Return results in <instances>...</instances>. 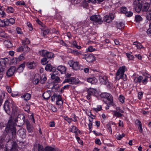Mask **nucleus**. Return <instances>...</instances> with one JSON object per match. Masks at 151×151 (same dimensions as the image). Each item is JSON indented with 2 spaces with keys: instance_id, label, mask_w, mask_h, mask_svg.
<instances>
[{
  "instance_id": "obj_5",
  "label": "nucleus",
  "mask_w": 151,
  "mask_h": 151,
  "mask_svg": "<svg viewBox=\"0 0 151 151\" xmlns=\"http://www.w3.org/2000/svg\"><path fill=\"white\" fill-rule=\"evenodd\" d=\"M134 9L137 12H139L142 10V4L139 3L138 0H135L133 3Z\"/></svg>"
},
{
  "instance_id": "obj_1",
  "label": "nucleus",
  "mask_w": 151,
  "mask_h": 151,
  "mask_svg": "<svg viewBox=\"0 0 151 151\" xmlns=\"http://www.w3.org/2000/svg\"><path fill=\"white\" fill-rule=\"evenodd\" d=\"M25 116L22 114L18 115L17 119L14 120L12 119V116H10L6 124L4 132L6 133H11L13 137L15 138L16 137V129L15 126L16 122L18 124V127L22 126L24 123Z\"/></svg>"
},
{
  "instance_id": "obj_45",
  "label": "nucleus",
  "mask_w": 151,
  "mask_h": 151,
  "mask_svg": "<svg viewBox=\"0 0 151 151\" xmlns=\"http://www.w3.org/2000/svg\"><path fill=\"white\" fill-rule=\"evenodd\" d=\"M46 55L48 58H51L53 56V54L51 52H47Z\"/></svg>"
},
{
  "instance_id": "obj_62",
  "label": "nucleus",
  "mask_w": 151,
  "mask_h": 151,
  "mask_svg": "<svg viewBox=\"0 0 151 151\" xmlns=\"http://www.w3.org/2000/svg\"><path fill=\"white\" fill-rule=\"evenodd\" d=\"M88 128L89 130V132L90 133L92 132L91 128L92 127V124L91 122L89 123L88 124Z\"/></svg>"
},
{
  "instance_id": "obj_3",
  "label": "nucleus",
  "mask_w": 151,
  "mask_h": 151,
  "mask_svg": "<svg viewBox=\"0 0 151 151\" xmlns=\"http://www.w3.org/2000/svg\"><path fill=\"white\" fill-rule=\"evenodd\" d=\"M55 100L56 101V104L60 106V108H61L63 102L61 96L60 95H57L54 93L53 95L51 96V100L52 101H54Z\"/></svg>"
},
{
  "instance_id": "obj_20",
  "label": "nucleus",
  "mask_w": 151,
  "mask_h": 151,
  "mask_svg": "<svg viewBox=\"0 0 151 151\" xmlns=\"http://www.w3.org/2000/svg\"><path fill=\"white\" fill-rule=\"evenodd\" d=\"M150 6V4L148 3H145L142 7V11L143 12H147Z\"/></svg>"
},
{
  "instance_id": "obj_34",
  "label": "nucleus",
  "mask_w": 151,
  "mask_h": 151,
  "mask_svg": "<svg viewBox=\"0 0 151 151\" xmlns=\"http://www.w3.org/2000/svg\"><path fill=\"white\" fill-rule=\"evenodd\" d=\"M119 111H113V114L115 116L119 117L122 116V114Z\"/></svg>"
},
{
  "instance_id": "obj_2",
  "label": "nucleus",
  "mask_w": 151,
  "mask_h": 151,
  "mask_svg": "<svg viewBox=\"0 0 151 151\" xmlns=\"http://www.w3.org/2000/svg\"><path fill=\"white\" fill-rule=\"evenodd\" d=\"M126 69V67L125 66H123L119 69L116 73L115 78L116 80H119L120 78L122 79L124 81L127 80L126 75L124 74Z\"/></svg>"
},
{
  "instance_id": "obj_21",
  "label": "nucleus",
  "mask_w": 151,
  "mask_h": 151,
  "mask_svg": "<svg viewBox=\"0 0 151 151\" xmlns=\"http://www.w3.org/2000/svg\"><path fill=\"white\" fill-rule=\"evenodd\" d=\"M40 82L41 84H43L45 83L47 80V78L45 74L40 75Z\"/></svg>"
},
{
  "instance_id": "obj_29",
  "label": "nucleus",
  "mask_w": 151,
  "mask_h": 151,
  "mask_svg": "<svg viewBox=\"0 0 151 151\" xmlns=\"http://www.w3.org/2000/svg\"><path fill=\"white\" fill-rule=\"evenodd\" d=\"M70 131L72 132L75 133L76 134L80 133V131L76 128L75 126H73L72 128L70 130Z\"/></svg>"
},
{
  "instance_id": "obj_61",
  "label": "nucleus",
  "mask_w": 151,
  "mask_h": 151,
  "mask_svg": "<svg viewBox=\"0 0 151 151\" xmlns=\"http://www.w3.org/2000/svg\"><path fill=\"white\" fill-rule=\"evenodd\" d=\"M9 23L13 24L15 22V20L13 18H10L8 20Z\"/></svg>"
},
{
  "instance_id": "obj_43",
  "label": "nucleus",
  "mask_w": 151,
  "mask_h": 151,
  "mask_svg": "<svg viewBox=\"0 0 151 151\" xmlns=\"http://www.w3.org/2000/svg\"><path fill=\"white\" fill-rule=\"evenodd\" d=\"M23 45H26L29 44L30 43V41L29 40V39L27 38H25L24 40H23L22 41Z\"/></svg>"
},
{
  "instance_id": "obj_36",
  "label": "nucleus",
  "mask_w": 151,
  "mask_h": 151,
  "mask_svg": "<svg viewBox=\"0 0 151 151\" xmlns=\"http://www.w3.org/2000/svg\"><path fill=\"white\" fill-rule=\"evenodd\" d=\"M102 109L101 106V105H98L97 108H94L92 109L93 111L97 112L98 111L101 110Z\"/></svg>"
},
{
  "instance_id": "obj_8",
  "label": "nucleus",
  "mask_w": 151,
  "mask_h": 151,
  "mask_svg": "<svg viewBox=\"0 0 151 151\" xmlns=\"http://www.w3.org/2000/svg\"><path fill=\"white\" fill-rule=\"evenodd\" d=\"M68 63L70 66L72 67L73 69L77 70L79 69V65L78 62L71 60L69 61Z\"/></svg>"
},
{
  "instance_id": "obj_48",
  "label": "nucleus",
  "mask_w": 151,
  "mask_h": 151,
  "mask_svg": "<svg viewBox=\"0 0 151 151\" xmlns=\"http://www.w3.org/2000/svg\"><path fill=\"white\" fill-rule=\"evenodd\" d=\"M16 30L17 32V33L18 34H22V29L20 27H17L16 29Z\"/></svg>"
},
{
  "instance_id": "obj_24",
  "label": "nucleus",
  "mask_w": 151,
  "mask_h": 151,
  "mask_svg": "<svg viewBox=\"0 0 151 151\" xmlns=\"http://www.w3.org/2000/svg\"><path fill=\"white\" fill-rule=\"evenodd\" d=\"M51 78L52 79L54 80L56 82H60V79L58 76L51 73Z\"/></svg>"
},
{
  "instance_id": "obj_11",
  "label": "nucleus",
  "mask_w": 151,
  "mask_h": 151,
  "mask_svg": "<svg viewBox=\"0 0 151 151\" xmlns=\"http://www.w3.org/2000/svg\"><path fill=\"white\" fill-rule=\"evenodd\" d=\"M114 16L113 13L109 14V15H106L104 16V20L106 22L109 23L114 19Z\"/></svg>"
},
{
  "instance_id": "obj_15",
  "label": "nucleus",
  "mask_w": 151,
  "mask_h": 151,
  "mask_svg": "<svg viewBox=\"0 0 151 151\" xmlns=\"http://www.w3.org/2000/svg\"><path fill=\"white\" fill-rule=\"evenodd\" d=\"M45 70L47 71L51 72L54 71L56 70V68L55 67H53L50 64H47L45 67Z\"/></svg>"
},
{
  "instance_id": "obj_57",
  "label": "nucleus",
  "mask_w": 151,
  "mask_h": 151,
  "mask_svg": "<svg viewBox=\"0 0 151 151\" xmlns=\"http://www.w3.org/2000/svg\"><path fill=\"white\" fill-rule=\"evenodd\" d=\"M121 12L124 14H125V13L127 12L126 11V8L125 7H122L120 9Z\"/></svg>"
},
{
  "instance_id": "obj_51",
  "label": "nucleus",
  "mask_w": 151,
  "mask_h": 151,
  "mask_svg": "<svg viewBox=\"0 0 151 151\" xmlns=\"http://www.w3.org/2000/svg\"><path fill=\"white\" fill-rule=\"evenodd\" d=\"M133 13L132 12H127L125 14L128 17H130L132 16L133 15Z\"/></svg>"
},
{
  "instance_id": "obj_32",
  "label": "nucleus",
  "mask_w": 151,
  "mask_h": 151,
  "mask_svg": "<svg viewBox=\"0 0 151 151\" xmlns=\"http://www.w3.org/2000/svg\"><path fill=\"white\" fill-rule=\"evenodd\" d=\"M117 28L119 29H123L124 27V24L122 22H119L117 24Z\"/></svg>"
},
{
  "instance_id": "obj_47",
  "label": "nucleus",
  "mask_w": 151,
  "mask_h": 151,
  "mask_svg": "<svg viewBox=\"0 0 151 151\" xmlns=\"http://www.w3.org/2000/svg\"><path fill=\"white\" fill-rule=\"evenodd\" d=\"M40 139H39V142L42 143V142H45V138L44 136H43L42 135L40 136Z\"/></svg>"
},
{
  "instance_id": "obj_7",
  "label": "nucleus",
  "mask_w": 151,
  "mask_h": 151,
  "mask_svg": "<svg viewBox=\"0 0 151 151\" xmlns=\"http://www.w3.org/2000/svg\"><path fill=\"white\" fill-rule=\"evenodd\" d=\"M79 82L78 79H76L74 77H71L65 79L63 81V83H64L66 82H68L71 84H76Z\"/></svg>"
},
{
  "instance_id": "obj_10",
  "label": "nucleus",
  "mask_w": 151,
  "mask_h": 151,
  "mask_svg": "<svg viewBox=\"0 0 151 151\" xmlns=\"http://www.w3.org/2000/svg\"><path fill=\"white\" fill-rule=\"evenodd\" d=\"M11 105L7 100L5 101L4 105V109L5 112L8 114L10 113V105Z\"/></svg>"
},
{
  "instance_id": "obj_64",
  "label": "nucleus",
  "mask_w": 151,
  "mask_h": 151,
  "mask_svg": "<svg viewBox=\"0 0 151 151\" xmlns=\"http://www.w3.org/2000/svg\"><path fill=\"white\" fill-rule=\"evenodd\" d=\"M38 151H44L43 147L38 144Z\"/></svg>"
},
{
  "instance_id": "obj_37",
  "label": "nucleus",
  "mask_w": 151,
  "mask_h": 151,
  "mask_svg": "<svg viewBox=\"0 0 151 151\" xmlns=\"http://www.w3.org/2000/svg\"><path fill=\"white\" fill-rule=\"evenodd\" d=\"M6 12L9 13H13L14 12V9L13 7L11 6H8L6 9Z\"/></svg>"
},
{
  "instance_id": "obj_55",
  "label": "nucleus",
  "mask_w": 151,
  "mask_h": 151,
  "mask_svg": "<svg viewBox=\"0 0 151 151\" xmlns=\"http://www.w3.org/2000/svg\"><path fill=\"white\" fill-rule=\"evenodd\" d=\"M119 99L121 102L123 103L124 102V96L120 95L119 98Z\"/></svg>"
},
{
  "instance_id": "obj_39",
  "label": "nucleus",
  "mask_w": 151,
  "mask_h": 151,
  "mask_svg": "<svg viewBox=\"0 0 151 151\" xmlns=\"http://www.w3.org/2000/svg\"><path fill=\"white\" fill-rule=\"evenodd\" d=\"M147 18L149 20H151V9H150L147 13Z\"/></svg>"
},
{
  "instance_id": "obj_63",
  "label": "nucleus",
  "mask_w": 151,
  "mask_h": 151,
  "mask_svg": "<svg viewBox=\"0 0 151 151\" xmlns=\"http://www.w3.org/2000/svg\"><path fill=\"white\" fill-rule=\"evenodd\" d=\"M143 93L142 92H139L138 94V97L139 99H141L142 97Z\"/></svg>"
},
{
  "instance_id": "obj_59",
  "label": "nucleus",
  "mask_w": 151,
  "mask_h": 151,
  "mask_svg": "<svg viewBox=\"0 0 151 151\" xmlns=\"http://www.w3.org/2000/svg\"><path fill=\"white\" fill-rule=\"evenodd\" d=\"M27 26H28V27L29 28V30L30 31H31L32 29V24H31L29 22H27Z\"/></svg>"
},
{
  "instance_id": "obj_38",
  "label": "nucleus",
  "mask_w": 151,
  "mask_h": 151,
  "mask_svg": "<svg viewBox=\"0 0 151 151\" xmlns=\"http://www.w3.org/2000/svg\"><path fill=\"white\" fill-rule=\"evenodd\" d=\"M71 53L73 54L74 55H76L82 56L81 54L77 50H71Z\"/></svg>"
},
{
  "instance_id": "obj_30",
  "label": "nucleus",
  "mask_w": 151,
  "mask_h": 151,
  "mask_svg": "<svg viewBox=\"0 0 151 151\" xmlns=\"http://www.w3.org/2000/svg\"><path fill=\"white\" fill-rule=\"evenodd\" d=\"M143 78L142 76H139L138 77H135L134 80L135 83H140L141 82Z\"/></svg>"
},
{
  "instance_id": "obj_41",
  "label": "nucleus",
  "mask_w": 151,
  "mask_h": 151,
  "mask_svg": "<svg viewBox=\"0 0 151 151\" xmlns=\"http://www.w3.org/2000/svg\"><path fill=\"white\" fill-rule=\"evenodd\" d=\"M142 19L140 15H137L135 17V20L137 22H139L142 20Z\"/></svg>"
},
{
  "instance_id": "obj_4",
  "label": "nucleus",
  "mask_w": 151,
  "mask_h": 151,
  "mask_svg": "<svg viewBox=\"0 0 151 151\" xmlns=\"http://www.w3.org/2000/svg\"><path fill=\"white\" fill-rule=\"evenodd\" d=\"M101 97L107 99L109 101V103L112 106L114 105L113 102V98L112 96L110 94L107 93H102L101 94Z\"/></svg>"
},
{
  "instance_id": "obj_58",
  "label": "nucleus",
  "mask_w": 151,
  "mask_h": 151,
  "mask_svg": "<svg viewBox=\"0 0 151 151\" xmlns=\"http://www.w3.org/2000/svg\"><path fill=\"white\" fill-rule=\"evenodd\" d=\"M18 59L19 60V61L22 60L24 59V55L23 54H22L20 55L18 57Z\"/></svg>"
},
{
  "instance_id": "obj_40",
  "label": "nucleus",
  "mask_w": 151,
  "mask_h": 151,
  "mask_svg": "<svg viewBox=\"0 0 151 151\" xmlns=\"http://www.w3.org/2000/svg\"><path fill=\"white\" fill-rule=\"evenodd\" d=\"M4 71V68H0V80H1L3 77V73Z\"/></svg>"
},
{
  "instance_id": "obj_9",
  "label": "nucleus",
  "mask_w": 151,
  "mask_h": 151,
  "mask_svg": "<svg viewBox=\"0 0 151 151\" xmlns=\"http://www.w3.org/2000/svg\"><path fill=\"white\" fill-rule=\"evenodd\" d=\"M83 57L82 58H85L87 62H90L93 61L95 59V57L91 54H87L85 55H83Z\"/></svg>"
},
{
  "instance_id": "obj_53",
  "label": "nucleus",
  "mask_w": 151,
  "mask_h": 151,
  "mask_svg": "<svg viewBox=\"0 0 151 151\" xmlns=\"http://www.w3.org/2000/svg\"><path fill=\"white\" fill-rule=\"evenodd\" d=\"M124 136L125 134L124 133H122V135L118 134L116 138L117 139L120 140Z\"/></svg>"
},
{
  "instance_id": "obj_22",
  "label": "nucleus",
  "mask_w": 151,
  "mask_h": 151,
  "mask_svg": "<svg viewBox=\"0 0 151 151\" xmlns=\"http://www.w3.org/2000/svg\"><path fill=\"white\" fill-rule=\"evenodd\" d=\"M87 81L91 84H95L97 83V80L95 78H89L87 79Z\"/></svg>"
},
{
  "instance_id": "obj_50",
  "label": "nucleus",
  "mask_w": 151,
  "mask_h": 151,
  "mask_svg": "<svg viewBox=\"0 0 151 151\" xmlns=\"http://www.w3.org/2000/svg\"><path fill=\"white\" fill-rule=\"evenodd\" d=\"M45 151H53V148L49 146H47L45 148Z\"/></svg>"
},
{
  "instance_id": "obj_18",
  "label": "nucleus",
  "mask_w": 151,
  "mask_h": 151,
  "mask_svg": "<svg viewBox=\"0 0 151 151\" xmlns=\"http://www.w3.org/2000/svg\"><path fill=\"white\" fill-rule=\"evenodd\" d=\"M106 79L105 76H100L99 77V81L102 84H106L107 83L108 81Z\"/></svg>"
},
{
  "instance_id": "obj_42",
  "label": "nucleus",
  "mask_w": 151,
  "mask_h": 151,
  "mask_svg": "<svg viewBox=\"0 0 151 151\" xmlns=\"http://www.w3.org/2000/svg\"><path fill=\"white\" fill-rule=\"evenodd\" d=\"M17 144L16 142H13L12 145V151H13V150L14 149H15V151H17L16 149L17 147Z\"/></svg>"
},
{
  "instance_id": "obj_52",
  "label": "nucleus",
  "mask_w": 151,
  "mask_h": 151,
  "mask_svg": "<svg viewBox=\"0 0 151 151\" xmlns=\"http://www.w3.org/2000/svg\"><path fill=\"white\" fill-rule=\"evenodd\" d=\"M0 37L3 38H5L7 37V35L4 32L0 31Z\"/></svg>"
},
{
  "instance_id": "obj_25",
  "label": "nucleus",
  "mask_w": 151,
  "mask_h": 151,
  "mask_svg": "<svg viewBox=\"0 0 151 151\" xmlns=\"http://www.w3.org/2000/svg\"><path fill=\"white\" fill-rule=\"evenodd\" d=\"M4 44L7 48H11L12 47V44L11 42L8 40H5L4 41Z\"/></svg>"
},
{
  "instance_id": "obj_28",
  "label": "nucleus",
  "mask_w": 151,
  "mask_h": 151,
  "mask_svg": "<svg viewBox=\"0 0 151 151\" xmlns=\"http://www.w3.org/2000/svg\"><path fill=\"white\" fill-rule=\"evenodd\" d=\"M5 97V93L4 92L1 91L0 92V106L2 104L3 100Z\"/></svg>"
},
{
  "instance_id": "obj_46",
  "label": "nucleus",
  "mask_w": 151,
  "mask_h": 151,
  "mask_svg": "<svg viewBox=\"0 0 151 151\" xmlns=\"http://www.w3.org/2000/svg\"><path fill=\"white\" fill-rule=\"evenodd\" d=\"M47 52L45 50H43L39 52L40 55L43 56H45L46 55Z\"/></svg>"
},
{
  "instance_id": "obj_49",
  "label": "nucleus",
  "mask_w": 151,
  "mask_h": 151,
  "mask_svg": "<svg viewBox=\"0 0 151 151\" xmlns=\"http://www.w3.org/2000/svg\"><path fill=\"white\" fill-rule=\"evenodd\" d=\"M27 127V130L29 132H31L33 131V127L31 125L28 126Z\"/></svg>"
},
{
  "instance_id": "obj_44",
  "label": "nucleus",
  "mask_w": 151,
  "mask_h": 151,
  "mask_svg": "<svg viewBox=\"0 0 151 151\" xmlns=\"http://www.w3.org/2000/svg\"><path fill=\"white\" fill-rule=\"evenodd\" d=\"M48 62V61H47V59L46 58H44L41 60V63L43 65H45Z\"/></svg>"
},
{
  "instance_id": "obj_60",
  "label": "nucleus",
  "mask_w": 151,
  "mask_h": 151,
  "mask_svg": "<svg viewBox=\"0 0 151 151\" xmlns=\"http://www.w3.org/2000/svg\"><path fill=\"white\" fill-rule=\"evenodd\" d=\"M106 127L111 132H112L111 129V124L110 123H108L106 124Z\"/></svg>"
},
{
  "instance_id": "obj_35",
  "label": "nucleus",
  "mask_w": 151,
  "mask_h": 151,
  "mask_svg": "<svg viewBox=\"0 0 151 151\" xmlns=\"http://www.w3.org/2000/svg\"><path fill=\"white\" fill-rule=\"evenodd\" d=\"M32 82L34 84H38V77L37 75H35L32 79Z\"/></svg>"
},
{
  "instance_id": "obj_56",
  "label": "nucleus",
  "mask_w": 151,
  "mask_h": 151,
  "mask_svg": "<svg viewBox=\"0 0 151 151\" xmlns=\"http://www.w3.org/2000/svg\"><path fill=\"white\" fill-rule=\"evenodd\" d=\"M25 62H24L23 63L20 65L17 68V70H19V68H22L21 70H22L23 69V68L25 67Z\"/></svg>"
},
{
  "instance_id": "obj_31",
  "label": "nucleus",
  "mask_w": 151,
  "mask_h": 151,
  "mask_svg": "<svg viewBox=\"0 0 151 151\" xmlns=\"http://www.w3.org/2000/svg\"><path fill=\"white\" fill-rule=\"evenodd\" d=\"M71 45L72 47H75L77 48L80 49H81V47L80 46H78L77 45L76 42L74 41H73L71 44Z\"/></svg>"
},
{
  "instance_id": "obj_26",
  "label": "nucleus",
  "mask_w": 151,
  "mask_h": 151,
  "mask_svg": "<svg viewBox=\"0 0 151 151\" xmlns=\"http://www.w3.org/2000/svg\"><path fill=\"white\" fill-rule=\"evenodd\" d=\"M87 93L90 94L91 95H93L97 92V91L94 88H90L87 91Z\"/></svg>"
},
{
  "instance_id": "obj_16",
  "label": "nucleus",
  "mask_w": 151,
  "mask_h": 151,
  "mask_svg": "<svg viewBox=\"0 0 151 151\" xmlns=\"http://www.w3.org/2000/svg\"><path fill=\"white\" fill-rule=\"evenodd\" d=\"M26 65L28 68L30 69H34L36 66V63L34 61L28 62L26 63Z\"/></svg>"
},
{
  "instance_id": "obj_6",
  "label": "nucleus",
  "mask_w": 151,
  "mask_h": 151,
  "mask_svg": "<svg viewBox=\"0 0 151 151\" xmlns=\"http://www.w3.org/2000/svg\"><path fill=\"white\" fill-rule=\"evenodd\" d=\"M90 19L91 20L99 24L103 22L101 16L99 15H92L90 17Z\"/></svg>"
},
{
  "instance_id": "obj_23",
  "label": "nucleus",
  "mask_w": 151,
  "mask_h": 151,
  "mask_svg": "<svg viewBox=\"0 0 151 151\" xmlns=\"http://www.w3.org/2000/svg\"><path fill=\"white\" fill-rule=\"evenodd\" d=\"M135 123L136 124H139V126H138L139 132L141 133L142 132L143 129L142 127V123L138 119H136L135 121Z\"/></svg>"
},
{
  "instance_id": "obj_17",
  "label": "nucleus",
  "mask_w": 151,
  "mask_h": 151,
  "mask_svg": "<svg viewBox=\"0 0 151 151\" xmlns=\"http://www.w3.org/2000/svg\"><path fill=\"white\" fill-rule=\"evenodd\" d=\"M57 70L62 74H65L66 70V68L64 66L60 65L58 67Z\"/></svg>"
},
{
  "instance_id": "obj_19",
  "label": "nucleus",
  "mask_w": 151,
  "mask_h": 151,
  "mask_svg": "<svg viewBox=\"0 0 151 151\" xmlns=\"http://www.w3.org/2000/svg\"><path fill=\"white\" fill-rule=\"evenodd\" d=\"M51 96V92L50 91H47L44 93L42 96L44 99H48Z\"/></svg>"
},
{
  "instance_id": "obj_54",
  "label": "nucleus",
  "mask_w": 151,
  "mask_h": 151,
  "mask_svg": "<svg viewBox=\"0 0 151 151\" xmlns=\"http://www.w3.org/2000/svg\"><path fill=\"white\" fill-rule=\"evenodd\" d=\"M24 110L27 112H29V105L26 104V106L23 107Z\"/></svg>"
},
{
  "instance_id": "obj_13",
  "label": "nucleus",
  "mask_w": 151,
  "mask_h": 151,
  "mask_svg": "<svg viewBox=\"0 0 151 151\" xmlns=\"http://www.w3.org/2000/svg\"><path fill=\"white\" fill-rule=\"evenodd\" d=\"M16 70V68L14 66H12L7 70L6 72L7 76L9 77H10L12 76Z\"/></svg>"
},
{
  "instance_id": "obj_12",
  "label": "nucleus",
  "mask_w": 151,
  "mask_h": 151,
  "mask_svg": "<svg viewBox=\"0 0 151 151\" xmlns=\"http://www.w3.org/2000/svg\"><path fill=\"white\" fill-rule=\"evenodd\" d=\"M38 25H39L42 28H41L40 29H41V30H43V36H45V35H46L47 34H48L49 32V29H47L44 30L45 27V25L43 24V22H41L39 19Z\"/></svg>"
},
{
  "instance_id": "obj_33",
  "label": "nucleus",
  "mask_w": 151,
  "mask_h": 151,
  "mask_svg": "<svg viewBox=\"0 0 151 151\" xmlns=\"http://www.w3.org/2000/svg\"><path fill=\"white\" fill-rule=\"evenodd\" d=\"M23 45V50L25 52H28L30 50V48L26 45Z\"/></svg>"
},
{
  "instance_id": "obj_27",
  "label": "nucleus",
  "mask_w": 151,
  "mask_h": 151,
  "mask_svg": "<svg viewBox=\"0 0 151 151\" xmlns=\"http://www.w3.org/2000/svg\"><path fill=\"white\" fill-rule=\"evenodd\" d=\"M21 97L24 98L25 100L27 101L29 100L30 99L31 95L29 93H26L23 95Z\"/></svg>"
},
{
  "instance_id": "obj_14",
  "label": "nucleus",
  "mask_w": 151,
  "mask_h": 151,
  "mask_svg": "<svg viewBox=\"0 0 151 151\" xmlns=\"http://www.w3.org/2000/svg\"><path fill=\"white\" fill-rule=\"evenodd\" d=\"M26 130L24 129H19L17 132L18 134L22 138H25L26 136Z\"/></svg>"
}]
</instances>
